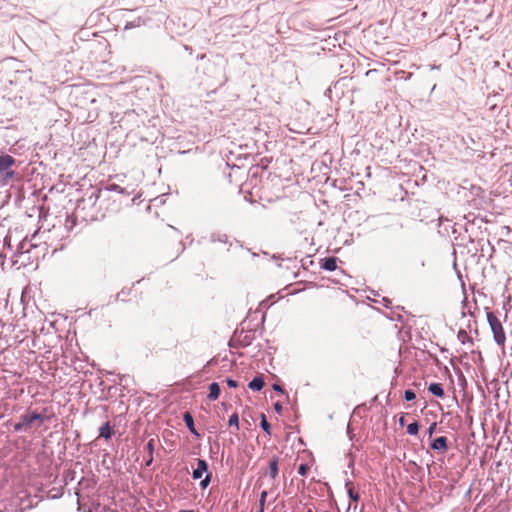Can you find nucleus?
Here are the masks:
<instances>
[{
    "mask_svg": "<svg viewBox=\"0 0 512 512\" xmlns=\"http://www.w3.org/2000/svg\"><path fill=\"white\" fill-rule=\"evenodd\" d=\"M486 317L493 333L494 341L500 347L504 348L506 343V335L500 319L493 312H487Z\"/></svg>",
    "mask_w": 512,
    "mask_h": 512,
    "instance_id": "f257e3e1",
    "label": "nucleus"
},
{
    "mask_svg": "<svg viewBox=\"0 0 512 512\" xmlns=\"http://www.w3.org/2000/svg\"><path fill=\"white\" fill-rule=\"evenodd\" d=\"M45 420V417L37 412H27L20 417V421L14 425L15 431H22L30 427L35 421L41 423Z\"/></svg>",
    "mask_w": 512,
    "mask_h": 512,
    "instance_id": "f03ea898",
    "label": "nucleus"
},
{
    "mask_svg": "<svg viewBox=\"0 0 512 512\" xmlns=\"http://www.w3.org/2000/svg\"><path fill=\"white\" fill-rule=\"evenodd\" d=\"M15 162L16 160L8 154L0 156V176L4 180H9L14 177V171L11 170V167Z\"/></svg>",
    "mask_w": 512,
    "mask_h": 512,
    "instance_id": "7ed1b4c3",
    "label": "nucleus"
},
{
    "mask_svg": "<svg viewBox=\"0 0 512 512\" xmlns=\"http://www.w3.org/2000/svg\"><path fill=\"white\" fill-rule=\"evenodd\" d=\"M431 448L433 450L440 451L442 453H445L448 449V440L445 436L437 437L433 440L431 443Z\"/></svg>",
    "mask_w": 512,
    "mask_h": 512,
    "instance_id": "20e7f679",
    "label": "nucleus"
},
{
    "mask_svg": "<svg viewBox=\"0 0 512 512\" xmlns=\"http://www.w3.org/2000/svg\"><path fill=\"white\" fill-rule=\"evenodd\" d=\"M208 471V464L203 459L197 460V468L194 469L192 477L193 479H200L203 475V473Z\"/></svg>",
    "mask_w": 512,
    "mask_h": 512,
    "instance_id": "39448f33",
    "label": "nucleus"
},
{
    "mask_svg": "<svg viewBox=\"0 0 512 512\" xmlns=\"http://www.w3.org/2000/svg\"><path fill=\"white\" fill-rule=\"evenodd\" d=\"M321 268L327 271H334L337 268V258L327 257L321 260Z\"/></svg>",
    "mask_w": 512,
    "mask_h": 512,
    "instance_id": "423d86ee",
    "label": "nucleus"
},
{
    "mask_svg": "<svg viewBox=\"0 0 512 512\" xmlns=\"http://www.w3.org/2000/svg\"><path fill=\"white\" fill-rule=\"evenodd\" d=\"M220 395V386L218 383L213 382L209 385V394L208 398L212 401L218 399Z\"/></svg>",
    "mask_w": 512,
    "mask_h": 512,
    "instance_id": "0eeeda50",
    "label": "nucleus"
},
{
    "mask_svg": "<svg viewBox=\"0 0 512 512\" xmlns=\"http://www.w3.org/2000/svg\"><path fill=\"white\" fill-rule=\"evenodd\" d=\"M183 420L186 424V426L189 428V430L191 431V433H193L194 435L196 436H199L198 432L196 431L195 429V426H194V420H193V417L192 415L189 413V412H186L183 416Z\"/></svg>",
    "mask_w": 512,
    "mask_h": 512,
    "instance_id": "6e6552de",
    "label": "nucleus"
},
{
    "mask_svg": "<svg viewBox=\"0 0 512 512\" xmlns=\"http://www.w3.org/2000/svg\"><path fill=\"white\" fill-rule=\"evenodd\" d=\"M428 390L430 393L440 398L444 397L445 395L442 385L439 383L430 384Z\"/></svg>",
    "mask_w": 512,
    "mask_h": 512,
    "instance_id": "1a4fd4ad",
    "label": "nucleus"
},
{
    "mask_svg": "<svg viewBox=\"0 0 512 512\" xmlns=\"http://www.w3.org/2000/svg\"><path fill=\"white\" fill-rule=\"evenodd\" d=\"M265 383L262 377H255L250 383L249 388L253 391H260L264 387Z\"/></svg>",
    "mask_w": 512,
    "mask_h": 512,
    "instance_id": "9d476101",
    "label": "nucleus"
},
{
    "mask_svg": "<svg viewBox=\"0 0 512 512\" xmlns=\"http://www.w3.org/2000/svg\"><path fill=\"white\" fill-rule=\"evenodd\" d=\"M113 431L109 424V422H106L104 425L100 427V433L99 437H103L105 439H110L112 437Z\"/></svg>",
    "mask_w": 512,
    "mask_h": 512,
    "instance_id": "9b49d317",
    "label": "nucleus"
},
{
    "mask_svg": "<svg viewBox=\"0 0 512 512\" xmlns=\"http://www.w3.org/2000/svg\"><path fill=\"white\" fill-rule=\"evenodd\" d=\"M269 474L272 479L278 475V458L274 457L269 463Z\"/></svg>",
    "mask_w": 512,
    "mask_h": 512,
    "instance_id": "f8f14e48",
    "label": "nucleus"
},
{
    "mask_svg": "<svg viewBox=\"0 0 512 512\" xmlns=\"http://www.w3.org/2000/svg\"><path fill=\"white\" fill-rule=\"evenodd\" d=\"M228 425L234 427L236 431L239 430V416L237 413H233L228 420Z\"/></svg>",
    "mask_w": 512,
    "mask_h": 512,
    "instance_id": "ddd939ff",
    "label": "nucleus"
},
{
    "mask_svg": "<svg viewBox=\"0 0 512 512\" xmlns=\"http://www.w3.org/2000/svg\"><path fill=\"white\" fill-rule=\"evenodd\" d=\"M261 427L262 429L268 434L270 435L271 434V426L270 424L267 422V419H266V416L264 414H261Z\"/></svg>",
    "mask_w": 512,
    "mask_h": 512,
    "instance_id": "4468645a",
    "label": "nucleus"
},
{
    "mask_svg": "<svg viewBox=\"0 0 512 512\" xmlns=\"http://www.w3.org/2000/svg\"><path fill=\"white\" fill-rule=\"evenodd\" d=\"M346 486L348 487V495L353 501L359 500V494L356 492L352 486L351 483H347Z\"/></svg>",
    "mask_w": 512,
    "mask_h": 512,
    "instance_id": "2eb2a0df",
    "label": "nucleus"
},
{
    "mask_svg": "<svg viewBox=\"0 0 512 512\" xmlns=\"http://www.w3.org/2000/svg\"><path fill=\"white\" fill-rule=\"evenodd\" d=\"M419 431V424L417 422H413L407 426V433L410 435H416Z\"/></svg>",
    "mask_w": 512,
    "mask_h": 512,
    "instance_id": "dca6fc26",
    "label": "nucleus"
},
{
    "mask_svg": "<svg viewBox=\"0 0 512 512\" xmlns=\"http://www.w3.org/2000/svg\"><path fill=\"white\" fill-rule=\"evenodd\" d=\"M309 470H310V466L308 464H301L298 468V473L301 476H306Z\"/></svg>",
    "mask_w": 512,
    "mask_h": 512,
    "instance_id": "f3484780",
    "label": "nucleus"
},
{
    "mask_svg": "<svg viewBox=\"0 0 512 512\" xmlns=\"http://www.w3.org/2000/svg\"><path fill=\"white\" fill-rule=\"evenodd\" d=\"M146 449L149 453V455H153L154 453V449H155V440L154 439H150L146 445Z\"/></svg>",
    "mask_w": 512,
    "mask_h": 512,
    "instance_id": "a211bd4d",
    "label": "nucleus"
},
{
    "mask_svg": "<svg viewBox=\"0 0 512 512\" xmlns=\"http://www.w3.org/2000/svg\"><path fill=\"white\" fill-rule=\"evenodd\" d=\"M416 397V394L414 391L412 390H406L405 391V394H404V398L406 401H411V400H414Z\"/></svg>",
    "mask_w": 512,
    "mask_h": 512,
    "instance_id": "6ab92c4d",
    "label": "nucleus"
},
{
    "mask_svg": "<svg viewBox=\"0 0 512 512\" xmlns=\"http://www.w3.org/2000/svg\"><path fill=\"white\" fill-rule=\"evenodd\" d=\"M211 481V473H207L206 477L201 481L200 485L202 488H206Z\"/></svg>",
    "mask_w": 512,
    "mask_h": 512,
    "instance_id": "aec40b11",
    "label": "nucleus"
},
{
    "mask_svg": "<svg viewBox=\"0 0 512 512\" xmlns=\"http://www.w3.org/2000/svg\"><path fill=\"white\" fill-rule=\"evenodd\" d=\"M436 427H437V423L436 422H433L429 428L427 429V434L429 437H432V435L434 434L435 430H436Z\"/></svg>",
    "mask_w": 512,
    "mask_h": 512,
    "instance_id": "412c9836",
    "label": "nucleus"
},
{
    "mask_svg": "<svg viewBox=\"0 0 512 512\" xmlns=\"http://www.w3.org/2000/svg\"><path fill=\"white\" fill-rule=\"evenodd\" d=\"M226 382H227V385H228L229 387H231V388H236V387L238 386L237 381H235V380H233V379L228 378V379L226 380Z\"/></svg>",
    "mask_w": 512,
    "mask_h": 512,
    "instance_id": "4be33fe9",
    "label": "nucleus"
},
{
    "mask_svg": "<svg viewBox=\"0 0 512 512\" xmlns=\"http://www.w3.org/2000/svg\"><path fill=\"white\" fill-rule=\"evenodd\" d=\"M458 338L464 342V338H468L467 332L464 330H460L458 333Z\"/></svg>",
    "mask_w": 512,
    "mask_h": 512,
    "instance_id": "5701e85b",
    "label": "nucleus"
},
{
    "mask_svg": "<svg viewBox=\"0 0 512 512\" xmlns=\"http://www.w3.org/2000/svg\"><path fill=\"white\" fill-rule=\"evenodd\" d=\"M274 408L277 412H281L282 410V406L280 403H275Z\"/></svg>",
    "mask_w": 512,
    "mask_h": 512,
    "instance_id": "b1692460",
    "label": "nucleus"
},
{
    "mask_svg": "<svg viewBox=\"0 0 512 512\" xmlns=\"http://www.w3.org/2000/svg\"><path fill=\"white\" fill-rule=\"evenodd\" d=\"M153 462V455H149V459L146 461V466H150Z\"/></svg>",
    "mask_w": 512,
    "mask_h": 512,
    "instance_id": "393cba45",
    "label": "nucleus"
},
{
    "mask_svg": "<svg viewBox=\"0 0 512 512\" xmlns=\"http://www.w3.org/2000/svg\"><path fill=\"white\" fill-rule=\"evenodd\" d=\"M273 389H274V390H276V391H280V392H282V388H281V386H280V385H278V384H274V385H273Z\"/></svg>",
    "mask_w": 512,
    "mask_h": 512,
    "instance_id": "a878e982",
    "label": "nucleus"
},
{
    "mask_svg": "<svg viewBox=\"0 0 512 512\" xmlns=\"http://www.w3.org/2000/svg\"><path fill=\"white\" fill-rule=\"evenodd\" d=\"M267 493L264 491L261 494V503H264Z\"/></svg>",
    "mask_w": 512,
    "mask_h": 512,
    "instance_id": "bb28decb",
    "label": "nucleus"
},
{
    "mask_svg": "<svg viewBox=\"0 0 512 512\" xmlns=\"http://www.w3.org/2000/svg\"><path fill=\"white\" fill-rule=\"evenodd\" d=\"M400 424L403 425L404 424V417H401L400 418Z\"/></svg>",
    "mask_w": 512,
    "mask_h": 512,
    "instance_id": "cd10ccee",
    "label": "nucleus"
}]
</instances>
